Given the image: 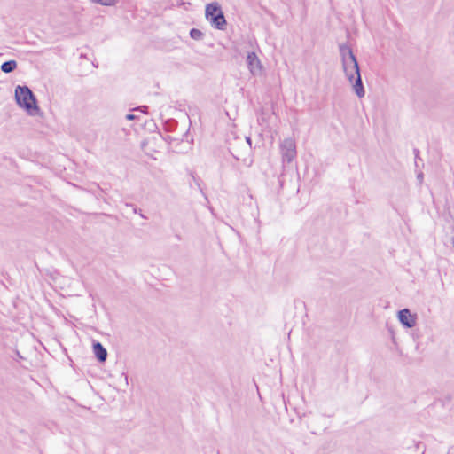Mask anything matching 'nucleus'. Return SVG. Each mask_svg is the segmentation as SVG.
Returning <instances> with one entry per match:
<instances>
[{"instance_id": "obj_3", "label": "nucleus", "mask_w": 454, "mask_h": 454, "mask_svg": "<svg viewBox=\"0 0 454 454\" xmlns=\"http://www.w3.org/2000/svg\"><path fill=\"white\" fill-rule=\"evenodd\" d=\"M206 19L211 26L219 30H224L227 25L226 19L217 2L207 4L205 10Z\"/></svg>"}, {"instance_id": "obj_8", "label": "nucleus", "mask_w": 454, "mask_h": 454, "mask_svg": "<svg viewBox=\"0 0 454 454\" xmlns=\"http://www.w3.org/2000/svg\"><path fill=\"white\" fill-rule=\"evenodd\" d=\"M351 84H353V90H354L355 93L356 94V96L359 98H364L365 95V91L364 89V85L362 82L360 74H356L355 79Z\"/></svg>"}, {"instance_id": "obj_2", "label": "nucleus", "mask_w": 454, "mask_h": 454, "mask_svg": "<svg viewBox=\"0 0 454 454\" xmlns=\"http://www.w3.org/2000/svg\"><path fill=\"white\" fill-rule=\"evenodd\" d=\"M340 53L341 57L342 69L345 76L350 83L353 82L356 74H360L357 60L352 50L346 44L340 45Z\"/></svg>"}, {"instance_id": "obj_12", "label": "nucleus", "mask_w": 454, "mask_h": 454, "mask_svg": "<svg viewBox=\"0 0 454 454\" xmlns=\"http://www.w3.org/2000/svg\"><path fill=\"white\" fill-rule=\"evenodd\" d=\"M126 119H127V120H129V121H132V120L136 119V115H134V114H128L126 115Z\"/></svg>"}, {"instance_id": "obj_4", "label": "nucleus", "mask_w": 454, "mask_h": 454, "mask_svg": "<svg viewBox=\"0 0 454 454\" xmlns=\"http://www.w3.org/2000/svg\"><path fill=\"white\" fill-rule=\"evenodd\" d=\"M280 152L284 162L290 163L296 156L295 143L291 138L285 139L280 145Z\"/></svg>"}, {"instance_id": "obj_13", "label": "nucleus", "mask_w": 454, "mask_h": 454, "mask_svg": "<svg viewBox=\"0 0 454 454\" xmlns=\"http://www.w3.org/2000/svg\"><path fill=\"white\" fill-rule=\"evenodd\" d=\"M246 141L248 144L249 147H252V139L250 137H246Z\"/></svg>"}, {"instance_id": "obj_6", "label": "nucleus", "mask_w": 454, "mask_h": 454, "mask_svg": "<svg viewBox=\"0 0 454 454\" xmlns=\"http://www.w3.org/2000/svg\"><path fill=\"white\" fill-rule=\"evenodd\" d=\"M397 317L400 323L408 328H411L416 325V316L411 315L408 309L400 310Z\"/></svg>"}, {"instance_id": "obj_9", "label": "nucleus", "mask_w": 454, "mask_h": 454, "mask_svg": "<svg viewBox=\"0 0 454 454\" xmlns=\"http://www.w3.org/2000/svg\"><path fill=\"white\" fill-rule=\"evenodd\" d=\"M17 67V62L15 60H8L1 65V70L4 73L9 74L14 71Z\"/></svg>"}, {"instance_id": "obj_1", "label": "nucleus", "mask_w": 454, "mask_h": 454, "mask_svg": "<svg viewBox=\"0 0 454 454\" xmlns=\"http://www.w3.org/2000/svg\"><path fill=\"white\" fill-rule=\"evenodd\" d=\"M14 96L17 105L25 109L29 115L35 116L40 114L36 98L27 86L18 85Z\"/></svg>"}, {"instance_id": "obj_7", "label": "nucleus", "mask_w": 454, "mask_h": 454, "mask_svg": "<svg viewBox=\"0 0 454 454\" xmlns=\"http://www.w3.org/2000/svg\"><path fill=\"white\" fill-rule=\"evenodd\" d=\"M93 352L98 362L103 363L106 360L107 351L100 342H93Z\"/></svg>"}, {"instance_id": "obj_11", "label": "nucleus", "mask_w": 454, "mask_h": 454, "mask_svg": "<svg viewBox=\"0 0 454 454\" xmlns=\"http://www.w3.org/2000/svg\"><path fill=\"white\" fill-rule=\"evenodd\" d=\"M94 3L99 4L105 6H112L114 5L118 0H91Z\"/></svg>"}, {"instance_id": "obj_10", "label": "nucleus", "mask_w": 454, "mask_h": 454, "mask_svg": "<svg viewBox=\"0 0 454 454\" xmlns=\"http://www.w3.org/2000/svg\"><path fill=\"white\" fill-rule=\"evenodd\" d=\"M190 36L194 40L200 41L203 38L204 35L200 29L192 28L190 30Z\"/></svg>"}, {"instance_id": "obj_14", "label": "nucleus", "mask_w": 454, "mask_h": 454, "mask_svg": "<svg viewBox=\"0 0 454 454\" xmlns=\"http://www.w3.org/2000/svg\"><path fill=\"white\" fill-rule=\"evenodd\" d=\"M417 178H418V179H419V181L421 183V182H422V180H423V174H422V173L418 174Z\"/></svg>"}, {"instance_id": "obj_5", "label": "nucleus", "mask_w": 454, "mask_h": 454, "mask_svg": "<svg viewBox=\"0 0 454 454\" xmlns=\"http://www.w3.org/2000/svg\"><path fill=\"white\" fill-rule=\"evenodd\" d=\"M247 67L250 70L251 74L255 75L260 74L262 69L261 61L258 59L255 52H249L247 56Z\"/></svg>"}, {"instance_id": "obj_15", "label": "nucleus", "mask_w": 454, "mask_h": 454, "mask_svg": "<svg viewBox=\"0 0 454 454\" xmlns=\"http://www.w3.org/2000/svg\"><path fill=\"white\" fill-rule=\"evenodd\" d=\"M137 109L144 111V110L147 109V106H139Z\"/></svg>"}]
</instances>
